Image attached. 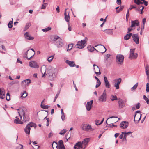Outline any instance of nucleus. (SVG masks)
Here are the masks:
<instances>
[{"label": "nucleus", "mask_w": 149, "mask_h": 149, "mask_svg": "<svg viewBox=\"0 0 149 149\" xmlns=\"http://www.w3.org/2000/svg\"><path fill=\"white\" fill-rule=\"evenodd\" d=\"M104 83H105L106 82H109L108 81V79H107V78L105 76H104Z\"/></svg>", "instance_id": "59"}, {"label": "nucleus", "mask_w": 149, "mask_h": 149, "mask_svg": "<svg viewBox=\"0 0 149 149\" xmlns=\"http://www.w3.org/2000/svg\"><path fill=\"white\" fill-rule=\"evenodd\" d=\"M103 31L105 32L108 34H112L113 32V29H105Z\"/></svg>", "instance_id": "26"}, {"label": "nucleus", "mask_w": 149, "mask_h": 149, "mask_svg": "<svg viewBox=\"0 0 149 149\" xmlns=\"http://www.w3.org/2000/svg\"><path fill=\"white\" fill-rule=\"evenodd\" d=\"M97 84L96 85V88H97L101 84V82H97Z\"/></svg>", "instance_id": "62"}, {"label": "nucleus", "mask_w": 149, "mask_h": 149, "mask_svg": "<svg viewBox=\"0 0 149 149\" xmlns=\"http://www.w3.org/2000/svg\"><path fill=\"white\" fill-rule=\"evenodd\" d=\"M105 87L108 88H110L111 87V85L109 82L105 83Z\"/></svg>", "instance_id": "38"}, {"label": "nucleus", "mask_w": 149, "mask_h": 149, "mask_svg": "<svg viewBox=\"0 0 149 149\" xmlns=\"http://www.w3.org/2000/svg\"><path fill=\"white\" fill-rule=\"evenodd\" d=\"M17 110L19 111L18 113L22 120L24 121V122L29 120L30 118L29 115L25 112L24 109L20 108L18 109Z\"/></svg>", "instance_id": "3"}, {"label": "nucleus", "mask_w": 149, "mask_h": 149, "mask_svg": "<svg viewBox=\"0 0 149 149\" xmlns=\"http://www.w3.org/2000/svg\"><path fill=\"white\" fill-rule=\"evenodd\" d=\"M118 103L119 108L121 109L125 106L126 101L122 99L119 98L118 100Z\"/></svg>", "instance_id": "9"}, {"label": "nucleus", "mask_w": 149, "mask_h": 149, "mask_svg": "<svg viewBox=\"0 0 149 149\" xmlns=\"http://www.w3.org/2000/svg\"><path fill=\"white\" fill-rule=\"evenodd\" d=\"M61 118L63 121L65 120V114L61 115Z\"/></svg>", "instance_id": "64"}, {"label": "nucleus", "mask_w": 149, "mask_h": 149, "mask_svg": "<svg viewBox=\"0 0 149 149\" xmlns=\"http://www.w3.org/2000/svg\"><path fill=\"white\" fill-rule=\"evenodd\" d=\"M31 26V24L29 23H27L25 29H27L29 27Z\"/></svg>", "instance_id": "52"}, {"label": "nucleus", "mask_w": 149, "mask_h": 149, "mask_svg": "<svg viewBox=\"0 0 149 149\" xmlns=\"http://www.w3.org/2000/svg\"><path fill=\"white\" fill-rule=\"evenodd\" d=\"M6 99L7 101H9L10 100V95L8 93L6 94Z\"/></svg>", "instance_id": "48"}, {"label": "nucleus", "mask_w": 149, "mask_h": 149, "mask_svg": "<svg viewBox=\"0 0 149 149\" xmlns=\"http://www.w3.org/2000/svg\"><path fill=\"white\" fill-rule=\"evenodd\" d=\"M116 2L117 4L120 5L121 3V0H117Z\"/></svg>", "instance_id": "63"}, {"label": "nucleus", "mask_w": 149, "mask_h": 149, "mask_svg": "<svg viewBox=\"0 0 149 149\" xmlns=\"http://www.w3.org/2000/svg\"><path fill=\"white\" fill-rule=\"evenodd\" d=\"M52 42L56 45L58 48L61 47L63 45L61 38L56 35L54 36L51 38Z\"/></svg>", "instance_id": "2"}, {"label": "nucleus", "mask_w": 149, "mask_h": 149, "mask_svg": "<svg viewBox=\"0 0 149 149\" xmlns=\"http://www.w3.org/2000/svg\"><path fill=\"white\" fill-rule=\"evenodd\" d=\"M132 35V33H129L125 36L124 39L125 40H128Z\"/></svg>", "instance_id": "29"}, {"label": "nucleus", "mask_w": 149, "mask_h": 149, "mask_svg": "<svg viewBox=\"0 0 149 149\" xmlns=\"http://www.w3.org/2000/svg\"><path fill=\"white\" fill-rule=\"evenodd\" d=\"M31 83V80L29 79H27L22 81L21 83L22 86L26 87L29 85V84Z\"/></svg>", "instance_id": "12"}, {"label": "nucleus", "mask_w": 149, "mask_h": 149, "mask_svg": "<svg viewBox=\"0 0 149 149\" xmlns=\"http://www.w3.org/2000/svg\"><path fill=\"white\" fill-rule=\"evenodd\" d=\"M87 38L85 37L84 40H82L81 41H79L76 45V47L77 48L79 49H82L84 48L86 46V40Z\"/></svg>", "instance_id": "4"}, {"label": "nucleus", "mask_w": 149, "mask_h": 149, "mask_svg": "<svg viewBox=\"0 0 149 149\" xmlns=\"http://www.w3.org/2000/svg\"><path fill=\"white\" fill-rule=\"evenodd\" d=\"M146 92H149V83H147L146 84Z\"/></svg>", "instance_id": "47"}, {"label": "nucleus", "mask_w": 149, "mask_h": 149, "mask_svg": "<svg viewBox=\"0 0 149 149\" xmlns=\"http://www.w3.org/2000/svg\"><path fill=\"white\" fill-rule=\"evenodd\" d=\"M40 71L42 72L43 77H45V75H47L49 79L51 81L55 80L57 75V69L49 66L47 68L46 66L43 65Z\"/></svg>", "instance_id": "1"}, {"label": "nucleus", "mask_w": 149, "mask_h": 149, "mask_svg": "<svg viewBox=\"0 0 149 149\" xmlns=\"http://www.w3.org/2000/svg\"><path fill=\"white\" fill-rule=\"evenodd\" d=\"M135 49H130V55L129 58L131 59H136L138 56L137 53H134Z\"/></svg>", "instance_id": "5"}, {"label": "nucleus", "mask_w": 149, "mask_h": 149, "mask_svg": "<svg viewBox=\"0 0 149 149\" xmlns=\"http://www.w3.org/2000/svg\"><path fill=\"white\" fill-rule=\"evenodd\" d=\"M54 143L56 145V147L57 149H65V148L64 146H58L57 143L55 142H53L52 144V146H53V144Z\"/></svg>", "instance_id": "25"}, {"label": "nucleus", "mask_w": 149, "mask_h": 149, "mask_svg": "<svg viewBox=\"0 0 149 149\" xmlns=\"http://www.w3.org/2000/svg\"><path fill=\"white\" fill-rule=\"evenodd\" d=\"M129 16V10L127 11V12L126 15V19L127 21L128 20V18Z\"/></svg>", "instance_id": "55"}, {"label": "nucleus", "mask_w": 149, "mask_h": 149, "mask_svg": "<svg viewBox=\"0 0 149 149\" xmlns=\"http://www.w3.org/2000/svg\"><path fill=\"white\" fill-rule=\"evenodd\" d=\"M46 120L47 121L46 126H49V118H47Z\"/></svg>", "instance_id": "61"}, {"label": "nucleus", "mask_w": 149, "mask_h": 149, "mask_svg": "<svg viewBox=\"0 0 149 149\" xmlns=\"http://www.w3.org/2000/svg\"><path fill=\"white\" fill-rule=\"evenodd\" d=\"M145 70L146 71L149 70V66L148 64L146 65Z\"/></svg>", "instance_id": "60"}, {"label": "nucleus", "mask_w": 149, "mask_h": 149, "mask_svg": "<svg viewBox=\"0 0 149 149\" xmlns=\"http://www.w3.org/2000/svg\"><path fill=\"white\" fill-rule=\"evenodd\" d=\"M85 146L83 147L81 142L77 143L74 146L75 149H85Z\"/></svg>", "instance_id": "16"}, {"label": "nucleus", "mask_w": 149, "mask_h": 149, "mask_svg": "<svg viewBox=\"0 0 149 149\" xmlns=\"http://www.w3.org/2000/svg\"><path fill=\"white\" fill-rule=\"evenodd\" d=\"M47 3H44L43 4H42V7H41V9H45L46 6H47Z\"/></svg>", "instance_id": "45"}, {"label": "nucleus", "mask_w": 149, "mask_h": 149, "mask_svg": "<svg viewBox=\"0 0 149 149\" xmlns=\"http://www.w3.org/2000/svg\"><path fill=\"white\" fill-rule=\"evenodd\" d=\"M53 58V57H52V56L49 57L48 58L47 60L49 62H50L52 61V60Z\"/></svg>", "instance_id": "57"}, {"label": "nucleus", "mask_w": 149, "mask_h": 149, "mask_svg": "<svg viewBox=\"0 0 149 149\" xmlns=\"http://www.w3.org/2000/svg\"><path fill=\"white\" fill-rule=\"evenodd\" d=\"M99 100L101 102H105L106 100V90H104L102 94L99 98Z\"/></svg>", "instance_id": "8"}, {"label": "nucleus", "mask_w": 149, "mask_h": 149, "mask_svg": "<svg viewBox=\"0 0 149 149\" xmlns=\"http://www.w3.org/2000/svg\"><path fill=\"white\" fill-rule=\"evenodd\" d=\"M132 37L134 41L137 44L139 43V40L138 34H133L132 35Z\"/></svg>", "instance_id": "13"}, {"label": "nucleus", "mask_w": 149, "mask_h": 149, "mask_svg": "<svg viewBox=\"0 0 149 149\" xmlns=\"http://www.w3.org/2000/svg\"><path fill=\"white\" fill-rule=\"evenodd\" d=\"M129 123L127 121H123L120 125V127L122 129L126 128L128 126Z\"/></svg>", "instance_id": "14"}, {"label": "nucleus", "mask_w": 149, "mask_h": 149, "mask_svg": "<svg viewBox=\"0 0 149 149\" xmlns=\"http://www.w3.org/2000/svg\"><path fill=\"white\" fill-rule=\"evenodd\" d=\"M121 79L119 78L114 80L115 83L114 84V86L116 87V89H118L119 88V84L121 81Z\"/></svg>", "instance_id": "11"}, {"label": "nucleus", "mask_w": 149, "mask_h": 149, "mask_svg": "<svg viewBox=\"0 0 149 149\" xmlns=\"http://www.w3.org/2000/svg\"><path fill=\"white\" fill-rule=\"evenodd\" d=\"M24 36L25 38L28 40H33L34 39V37H32L29 35L28 32H26L24 34Z\"/></svg>", "instance_id": "21"}, {"label": "nucleus", "mask_w": 149, "mask_h": 149, "mask_svg": "<svg viewBox=\"0 0 149 149\" xmlns=\"http://www.w3.org/2000/svg\"><path fill=\"white\" fill-rule=\"evenodd\" d=\"M41 107L44 109H47L49 107V106L47 105H43L41 104Z\"/></svg>", "instance_id": "43"}, {"label": "nucleus", "mask_w": 149, "mask_h": 149, "mask_svg": "<svg viewBox=\"0 0 149 149\" xmlns=\"http://www.w3.org/2000/svg\"><path fill=\"white\" fill-rule=\"evenodd\" d=\"M93 102V100H92L89 102H87L86 106V108L88 111H89L90 110L91 108Z\"/></svg>", "instance_id": "17"}, {"label": "nucleus", "mask_w": 149, "mask_h": 149, "mask_svg": "<svg viewBox=\"0 0 149 149\" xmlns=\"http://www.w3.org/2000/svg\"><path fill=\"white\" fill-rule=\"evenodd\" d=\"M89 140L90 139L89 138H86L83 140L82 142H81L83 147H86V146L88 144Z\"/></svg>", "instance_id": "19"}, {"label": "nucleus", "mask_w": 149, "mask_h": 149, "mask_svg": "<svg viewBox=\"0 0 149 149\" xmlns=\"http://www.w3.org/2000/svg\"><path fill=\"white\" fill-rule=\"evenodd\" d=\"M140 103H138L136 105V109H137L139 108L140 106Z\"/></svg>", "instance_id": "51"}, {"label": "nucleus", "mask_w": 149, "mask_h": 149, "mask_svg": "<svg viewBox=\"0 0 149 149\" xmlns=\"http://www.w3.org/2000/svg\"><path fill=\"white\" fill-rule=\"evenodd\" d=\"M66 130L65 129H63L59 133V134L61 135H63L66 132Z\"/></svg>", "instance_id": "41"}, {"label": "nucleus", "mask_w": 149, "mask_h": 149, "mask_svg": "<svg viewBox=\"0 0 149 149\" xmlns=\"http://www.w3.org/2000/svg\"><path fill=\"white\" fill-rule=\"evenodd\" d=\"M134 2L135 4L138 6H139L140 4H143V3L140 0H134Z\"/></svg>", "instance_id": "31"}, {"label": "nucleus", "mask_w": 149, "mask_h": 149, "mask_svg": "<svg viewBox=\"0 0 149 149\" xmlns=\"http://www.w3.org/2000/svg\"><path fill=\"white\" fill-rule=\"evenodd\" d=\"M29 65L30 67L32 68H38L39 67V66L37 63L34 61L30 62L29 63Z\"/></svg>", "instance_id": "10"}, {"label": "nucleus", "mask_w": 149, "mask_h": 149, "mask_svg": "<svg viewBox=\"0 0 149 149\" xmlns=\"http://www.w3.org/2000/svg\"><path fill=\"white\" fill-rule=\"evenodd\" d=\"M29 51V50H28L25 53V54H24V55H23V56H24V58H27V59L28 58H28L27 57V54H28V51Z\"/></svg>", "instance_id": "56"}, {"label": "nucleus", "mask_w": 149, "mask_h": 149, "mask_svg": "<svg viewBox=\"0 0 149 149\" xmlns=\"http://www.w3.org/2000/svg\"><path fill=\"white\" fill-rule=\"evenodd\" d=\"M111 99L112 101L117 100L118 99L117 96L116 95H112L111 97Z\"/></svg>", "instance_id": "35"}, {"label": "nucleus", "mask_w": 149, "mask_h": 149, "mask_svg": "<svg viewBox=\"0 0 149 149\" xmlns=\"http://www.w3.org/2000/svg\"><path fill=\"white\" fill-rule=\"evenodd\" d=\"M94 67L93 69L95 70V72L97 76H98L101 74L100 72V69L99 67L96 65L94 64L93 65Z\"/></svg>", "instance_id": "15"}, {"label": "nucleus", "mask_w": 149, "mask_h": 149, "mask_svg": "<svg viewBox=\"0 0 149 149\" xmlns=\"http://www.w3.org/2000/svg\"><path fill=\"white\" fill-rule=\"evenodd\" d=\"M138 85V83H137L134 86L132 87L131 88V90L133 91L135 90L137 87V86Z\"/></svg>", "instance_id": "39"}, {"label": "nucleus", "mask_w": 149, "mask_h": 149, "mask_svg": "<svg viewBox=\"0 0 149 149\" xmlns=\"http://www.w3.org/2000/svg\"><path fill=\"white\" fill-rule=\"evenodd\" d=\"M51 29V27H47L46 28H45V29H42V30L45 32H46L50 30Z\"/></svg>", "instance_id": "37"}, {"label": "nucleus", "mask_w": 149, "mask_h": 149, "mask_svg": "<svg viewBox=\"0 0 149 149\" xmlns=\"http://www.w3.org/2000/svg\"><path fill=\"white\" fill-rule=\"evenodd\" d=\"M139 26V22L137 20L131 21V28H133L135 26Z\"/></svg>", "instance_id": "18"}, {"label": "nucleus", "mask_w": 149, "mask_h": 149, "mask_svg": "<svg viewBox=\"0 0 149 149\" xmlns=\"http://www.w3.org/2000/svg\"><path fill=\"white\" fill-rule=\"evenodd\" d=\"M82 128L83 130L86 131H92L94 130L90 125L88 124H84L82 126Z\"/></svg>", "instance_id": "6"}, {"label": "nucleus", "mask_w": 149, "mask_h": 149, "mask_svg": "<svg viewBox=\"0 0 149 149\" xmlns=\"http://www.w3.org/2000/svg\"><path fill=\"white\" fill-rule=\"evenodd\" d=\"M143 98L145 100L147 103L149 104V100L147 98L145 95H143Z\"/></svg>", "instance_id": "40"}, {"label": "nucleus", "mask_w": 149, "mask_h": 149, "mask_svg": "<svg viewBox=\"0 0 149 149\" xmlns=\"http://www.w3.org/2000/svg\"><path fill=\"white\" fill-rule=\"evenodd\" d=\"M98 45L101 46L102 47H100V48L101 49H104V50H102V51H99V52L102 53H104L106 51L107 49H106V48H105V47H104V46L102 45H97L95 46V47H97V46H98Z\"/></svg>", "instance_id": "28"}, {"label": "nucleus", "mask_w": 149, "mask_h": 149, "mask_svg": "<svg viewBox=\"0 0 149 149\" xmlns=\"http://www.w3.org/2000/svg\"><path fill=\"white\" fill-rule=\"evenodd\" d=\"M72 47V44H70L68 45V49H67V51H68V50H71Z\"/></svg>", "instance_id": "53"}, {"label": "nucleus", "mask_w": 149, "mask_h": 149, "mask_svg": "<svg viewBox=\"0 0 149 149\" xmlns=\"http://www.w3.org/2000/svg\"><path fill=\"white\" fill-rule=\"evenodd\" d=\"M31 50H32L33 52H31V53H32V56L29 58H28V59L29 60L31 59V58L34 56L35 54V52L34 50L33 49H31Z\"/></svg>", "instance_id": "42"}, {"label": "nucleus", "mask_w": 149, "mask_h": 149, "mask_svg": "<svg viewBox=\"0 0 149 149\" xmlns=\"http://www.w3.org/2000/svg\"><path fill=\"white\" fill-rule=\"evenodd\" d=\"M138 8H139V9L138 10V11H139V10H141V13H140L141 14H143V10L144 8V7L142 6H141L140 7H138Z\"/></svg>", "instance_id": "34"}, {"label": "nucleus", "mask_w": 149, "mask_h": 149, "mask_svg": "<svg viewBox=\"0 0 149 149\" xmlns=\"http://www.w3.org/2000/svg\"><path fill=\"white\" fill-rule=\"evenodd\" d=\"M21 96L20 97H22L23 98L26 97L27 95V93H26V91H24L23 93H21Z\"/></svg>", "instance_id": "32"}, {"label": "nucleus", "mask_w": 149, "mask_h": 149, "mask_svg": "<svg viewBox=\"0 0 149 149\" xmlns=\"http://www.w3.org/2000/svg\"><path fill=\"white\" fill-rule=\"evenodd\" d=\"M88 50L90 52H92L94 50H95L97 51H98L94 47H91V46H89L88 47Z\"/></svg>", "instance_id": "30"}, {"label": "nucleus", "mask_w": 149, "mask_h": 149, "mask_svg": "<svg viewBox=\"0 0 149 149\" xmlns=\"http://www.w3.org/2000/svg\"><path fill=\"white\" fill-rule=\"evenodd\" d=\"M12 21H10L9 22L8 24V26L9 28H11L13 26V19H12Z\"/></svg>", "instance_id": "36"}, {"label": "nucleus", "mask_w": 149, "mask_h": 149, "mask_svg": "<svg viewBox=\"0 0 149 149\" xmlns=\"http://www.w3.org/2000/svg\"><path fill=\"white\" fill-rule=\"evenodd\" d=\"M124 8V6H122L120 7L118 10H116V12L117 13H119L120 11H121Z\"/></svg>", "instance_id": "49"}, {"label": "nucleus", "mask_w": 149, "mask_h": 149, "mask_svg": "<svg viewBox=\"0 0 149 149\" xmlns=\"http://www.w3.org/2000/svg\"><path fill=\"white\" fill-rule=\"evenodd\" d=\"M16 119L14 120V123L16 124H23V122L21 121L19 118H17V117H16Z\"/></svg>", "instance_id": "27"}, {"label": "nucleus", "mask_w": 149, "mask_h": 149, "mask_svg": "<svg viewBox=\"0 0 149 149\" xmlns=\"http://www.w3.org/2000/svg\"><path fill=\"white\" fill-rule=\"evenodd\" d=\"M66 63L71 67H73L75 66V64L73 61H71L68 60L65 61Z\"/></svg>", "instance_id": "23"}, {"label": "nucleus", "mask_w": 149, "mask_h": 149, "mask_svg": "<svg viewBox=\"0 0 149 149\" xmlns=\"http://www.w3.org/2000/svg\"><path fill=\"white\" fill-rule=\"evenodd\" d=\"M60 93V92H59L58 93H57V94H56L55 97H54V102H55L58 97V96L59 94Z\"/></svg>", "instance_id": "50"}, {"label": "nucleus", "mask_w": 149, "mask_h": 149, "mask_svg": "<svg viewBox=\"0 0 149 149\" xmlns=\"http://www.w3.org/2000/svg\"><path fill=\"white\" fill-rule=\"evenodd\" d=\"M66 10L67 9H66L64 11L65 19V21L68 23L70 19V17L69 13L68 14V15H67Z\"/></svg>", "instance_id": "20"}, {"label": "nucleus", "mask_w": 149, "mask_h": 149, "mask_svg": "<svg viewBox=\"0 0 149 149\" xmlns=\"http://www.w3.org/2000/svg\"><path fill=\"white\" fill-rule=\"evenodd\" d=\"M27 125H28L29 127H36V124L32 122H30L29 123H28Z\"/></svg>", "instance_id": "33"}, {"label": "nucleus", "mask_w": 149, "mask_h": 149, "mask_svg": "<svg viewBox=\"0 0 149 149\" xmlns=\"http://www.w3.org/2000/svg\"><path fill=\"white\" fill-rule=\"evenodd\" d=\"M136 7L134 6L133 5H131L130 6V7L128 9V10H129V11L130 10H131L133 8H136Z\"/></svg>", "instance_id": "54"}, {"label": "nucleus", "mask_w": 149, "mask_h": 149, "mask_svg": "<svg viewBox=\"0 0 149 149\" xmlns=\"http://www.w3.org/2000/svg\"><path fill=\"white\" fill-rule=\"evenodd\" d=\"M17 149H23V146L21 144H19L17 147Z\"/></svg>", "instance_id": "44"}, {"label": "nucleus", "mask_w": 149, "mask_h": 149, "mask_svg": "<svg viewBox=\"0 0 149 149\" xmlns=\"http://www.w3.org/2000/svg\"><path fill=\"white\" fill-rule=\"evenodd\" d=\"M63 143V141L62 140H59L58 141V146H64Z\"/></svg>", "instance_id": "46"}, {"label": "nucleus", "mask_w": 149, "mask_h": 149, "mask_svg": "<svg viewBox=\"0 0 149 149\" xmlns=\"http://www.w3.org/2000/svg\"><path fill=\"white\" fill-rule=\"evenodd\" d=\"M124 58L123 55L121 54H118L116 56V61L118 64H121L123 62Z\"/></svg>", "instance_id": "7"}, {"label": "nucleus", "mask_w": 149, "mask_h": 149, "mask_svg": "<svg viewBox=\"0 0 149 149\" xmlns=\"http://www.w3.org/2000/svg\"><path fill=\"white\" fill-rule=\"evenodd\" d=\"M5 96V93L4 90L1 89L0 88V98L4 99Z\"/></svg>", "instance_id": "22"}, {"label": "nucleus", "mask_w": 149, "mask_h": 149, "mask_svg": "<svg viewBox=\"0 0 149 149\" xmlns=\"http://www.w3.org/2000/svg\"><path fill=\"white\" fill-rule=\"evenodd\" d=\"M24 132L25 133L28 135H29L30 133V131L31 128L29 127L28 125H27L24 128Z\"/></svg>", "instance_id": "24"}, {"label": "nucleus", "mask_w": 149, "mask_h": 149, "mask_svg": "<svg viewBox=\"0 0 149 149\" xmlns=\"http://www.w3.org/2000/svg\"><path fill=\"white\" fill-rule=\"evenodd\" d=\"M146 73L147 75L148 79H149V70L146 71Z\"/></svg>", "instance_id": "58"}]
</instances>
